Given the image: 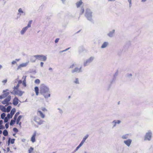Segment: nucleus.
<instances>
[{
	"label": "nucleus",
	"instance_id": "nucleus-1",
	"mask_svg": "<svg viewBox=\"0 0 153 153\" xmlns=\"http://www.w3.org/2000/svg\"><path fill=\"white\" fill-rule=\"evenodd\" d=\"M40 92L45 98H47L50 96L49 88L45 85H42L41 86Z\"/></svg>",
	"mask_w": 153,
	"mask_h": 153
},
{
	"label": "nucleus",
	"instance_id": "nucleus-2",
	"mask_svg": "<svg viewBox=\"0 0 153 153\" xmlns=\"http://www.w3.org/2000/svg\"><path fill=\"white\" fill-rule=\"evenodd\" d=\"M70 68H73L72 72V73L75 72H80L81 71L82 67L76 63H73L70 66Z\"/></svg>",
	"mask_w": 153,
	"mask_h": 153
},
{
	"label": "nucleus",
	"instance_id": "nucleus-3",
	"mask_svg": "<svg viewBox=\"0 0 153 153\" xmlns=\"http://www.w3.org/2000/svg\"><path fill=\"white\" fill-rule=\"evenodd\" d=\"M27 76H23L22 77V79H23L22 82V80H19L18 82V84L16 86H15L14 87V91H16L15 90H16L17 91L18 90V89L19 86V85L22 83V84L23 86L24 87H26V78Z\"/></svg>",
	"mask_w": 153,
	"mask_h": 153
},
{
	"label": "nucleus",
	"instance_id": "nucleus-4",
	"mask_svg": "<svg viewBox=\"0 0 153 153\" xmlns=\"http://www.w3.org/2000/svg\"><path fill=\"white\" fill-rule=\"evenodd\" d=\"M47 111V110L45 108L42 107L38 110L37 114L38 115L41 116L42 118H44L45 117V115L44 113Z\"/></svg>",
	"mask_w": 153,
	"mask_h": 153
},
{
	"label": "nucleus",
	"instance_id": "nucleus-5",
	"mask_svg": "<svg viewBox=\"0 0 153 153\" xmlns=\"http://www.w3.org/2000/svg\"><path fill=\"white\" fill-rule=\"evenodd\" d=\"M34 57L36 59L43 61H45L47 59L46 56L43 55H36L34 56Z\"/></svg>",
	"mask_w": 153,
	"mask_h": 153
},
{
	"label": "nucleus",
	"instance_id": "nucleus-6",
	"mask_svg": "<svg viewBox=\"0 0 153 153\" xmlns=\"http://www.w3.org/2000/svg\"><path fill=\"white\" fill-rule=\"evenodd\" d=\"M8 91V90L6 89V90H4L3 91V94L0 96V99L4 98L9 95L10 93L9 92L7 91Z\"/></svg>",
	"mask_w": 153,
	"mask_h": 153
},
{
	"label": "nucleus",
	"instance_id": "nucleus-7",
	"mask_svg": "<svg viewBox=\"0 0 153 153\" xmlns=\"http://www.w3.org/2000/svg\"><path fill=\"white\" fill-rule=\"evenodd\" d=\"M92 13L90 9H87L86 10L85 16L88 19H89L92 17Z\"/></svg>",
	"mask_w": 153,
	"mask_h": 153
},
{
	"label": "nucleus",
	"instance_id": "nucleus-8",
	"mask_svg": "<svg viewBox=\"0 0 153 153\" xmlns=\"http://www.w3.org/2000/svg\"><path fill=\"white\" fill-rule=\"evenodd\" d=\"M11 99V96L9 95L2 102V103L4 105L6 104L7 105H8L9 104L8 102L10 101Z\"/></svg>",
	"mask_w": 153,
	"mask_h": 153
},
{
	"label": "nucleus",
	"instance_id": "nucleus-9",
	"mask_svg": "<svg viewBox=\"0 0 153 153\" xmlns=\"http://www.w3.org/2000/svg\"><path fill=\"white\" fill-rule=\"evenodd\" d=\"M34 120L38 124H41L43 123V121L41 119L37 117H35L34 118Z\"/></svg>",
	"mask_w": 153,
	"mask_h": 153
},
{
	"label": "nucleus",
	"instance_id": "nucleus-10",
	"mask_svg": "<svg viewBox=\"0 0 153 153\" xmlns=\"http://www.w3.org/2000/svg\"><path fill=\"white\" fill-rule=\"evenodd\" d=\"M152 136V133L151 132H149L146 133L145 136V140H150Z\"/></svg>",
	"mask_w": 153,
	"mask_h": 153
},
{
	"label": "nucleus",
	"instance_id": "nucleus-11",
	"mask_svg": "<svg viewBox=\"0 0 153 153\" xmlns=\"http://www.w3.org/2000/svg\"><path fill=\"white\" fill-rule=\"evenodd\" d=\"M19 99L17 97H15L13 100V104L14 105H16L19 103Z\"/></svg>",
	"mask_w": 153,
	"mask_h": 153
},
{
	"label": "nucleus",
	"instance_id": "nucleus-12",
	"mask_svg": "<svg viewBox=\"0 0 153 153\" xmlns=\"http://www.w3.org/2000/svg\"><path fill=\"white\" fill-rule=\"evenodd\" d=\"M28 64V62H26L25 63H23L20 64L18 66L17 68V70L21 68L26 66Z\"/></svg>",
	"mask_w": 153,
	"mask_h": 153
},
{
	"label": "nucleus",
	"instance_id": "nucleus-13",
	"mask_svg": "<svg viewBox=\"0 0 153 153\" xmlns=\"http://www.w3.org/2000/svg\"><path fill=\"white\" fill-rule=\"evenodd\" d=\"M36 135V133L35 131V132L32 137H31V141L33 142L34 143L35 141V138Z\"/></svg>",
	"mask_w": 153,
	"mask_h": 153
},
{
	"label": "nucleus",
	"instance_id": "nucleus-14",
	"mask_svg": "<svg viewBox=\"0 0 153 153\" xmlns=\"http://www.w3.org/2000/svg\"><path fill=\"white\" fill-rule=\"evenodd\" d=\"M22 117L23 116L22 115H20L18 117L17 119H16V124H19L20 126L21 125V122H19V121H20V119L22 118Z\"/></svg>",
	"mask_w": 153,
	"mask_h": 153
},
{
	"label": "nucleus",
	"instance_id": "nucleus-15",
	"mask_svg": "<svg viewBox=\"0 0 153 153\" xmlns=\"http://www.w3.org/2000/svg\"><path fill=\"white\" fill-rule=\"evenodd\" d=\"M124 143L128 146H129L131 143V140L128 139L126 140H125Z\"/></svg>",
	"mask_w": 153,
	"mask_h": 153
},
{
	"label": "nucleus",
	"instance_id": "nucleus-16",
	"mask_svg": "<svg viewBox=\"0 0 153 153\" xmlns=\"http://www.w3.org/2000/svg\"><path fill=\"white\" fill-rule=\"evenodd\" d=\"M14 92L15 94H18L20 96H22L23 94V92L19 90L15 91Z\"/></svg>",
	"mask_w": 153,
	"mask_h": 153
},
{
	"label": "nucleus",
	"instance_id": "nucleus-17",
	"mask_svg": "<svg viewBox=\"0 0 153 153\" xmlns=\"http://www.w3.org/2000/svg\"><path fill=\"white\" fill-rule=\"evenodd\" d=\"M16 112V109L15 108H13L12 109L10 112V118H11L14 114Z\"/></svg>",
	"mask_w": 153,
	"mask_h": 153
},
{
	"label": "nucleus",
	"instance_id": "nucleus-18",
	"mask_svg": "<svg viewBox=\"0 0 153 153\" xmlns=\"http://www.w3.org/2000/svg\"><path fill=\"white\" fill-rule=\"evenodd\" d=\"M15 140V139H11V138H9L8 141V145H9L10 144V143H11L12 144H13L14 143Z\"/></svg>",
	"mask_w": 153,
	"mask_h": 153
},
{
	"label": "nucleus",
	"instance_id": "nucleus-19",
	"mask_svg": "<svg viewBox=\"0 0 153 153\" xmlns=\"http://www.w3.org/2000/svg\"><path fill=\"white\" fill-rule=\"evenodd\" d=\"M82 4V2L81 0H80L79 1L77 2L76 5L77 7H79Z\"/></svg>",
	"mask_w": 153,
	"mask_h": 153
},
{
	"label": "nucleus",
	"instance_id": "nucleus-20",
	"mask_svg": "<svg viewBox=\"0 0 153 153\" xmlns=\"http://www.w3.org/2000/svg\"><path fill=\"white\" fill-rule=\"evenodd\" d=\"M35 91L36 96H38L39 93V89L38 87H35L34 88Z\"/></svg>",
	"mask_w": 153,
	"mask_h": 153
},
{
	"label": "nucleus",
	"instance_id": "nucleus-21",
	"mask_svg": "<svg viewBox=\"0 0 153 153\" xmlns=\"http://www.w3.org/2000/svg\"><path fill=\"white\" fill-rule=\"evenodd\" d=\"M93 59V58L92 57H91L88 60L85 62V63H84V65L85 66L86 65V64H87L88 63L90 62Z\"/></svg>",
	"mask_w": 153,
	"mask_h": 153
},
{
	"label": "nucleus",
	"instance_id": "nucleus-22",
	"mask_svg": "<svg viewBox=\"0 0 153 153\" xmlns=\"http://www.w3.org/2000/svg\"><path fill=\"white\" fill-rule=\"evenodd\" d=\"M27 29V27H25L23 28L21 31V33L22 34H23L26 31Z\"/></svg>",
	"mask_w": 153,
	"mask_h": 153
},
{
	"label": "nucleus",
	"instance_id": "nucleus-23",
	"mask_svg": "<svg viewBox=\"0 0 153 153\" xmlns=\"http://www.w3.org/2000/svg\"><path fill=\"white\" fill-rule=\"evenodd\" d=\"M16 119H14V118H13V120H12L10 123V125H13L16 121Z\"/></svg>",
	"mask_w": 153,
	"mask_h": 153
},
{
	"label": "nucleus",
	"instance_id": "nucleus-24",
	"mask_svg": "<svg viewBox=\"0 0 153 153\" xmlns=\"http://www.w3.org/2000/svg\"><path fill=\"white\" fill-rule=\"evenodd\" d=\"M3 134L5 136H6L8 135V132L6 130H4L3 132Z\"/></svg>",
	"mask_w": 153,
	"mask_h": 153
},
{
	"label": "nucleus",
	"instance_id": "nucleus-25",
	"mask_svg": "<svg viewBox=\"0 0 153 153\" xmlns=\"http://www.w3.org/2000/svg\"><path fill=\"white\" fill-rule=\"evenodd\" d=\"M108 45V43L106 42H105L102 46H101L102 48H104L106 47Z\"/></svg>",
	"mask_w": 153,
	"mask_h": 153
},
{
	"label": "nucleus",
	"instance_id": "nucleus-26",
	"mask_svg": "<svg viewBox=\"0 0 153 153\" xmlns=\"http://www.w3.org/2000/svg\"><path fill=\"white\" fill-rule=\"evenodd\" d=\"M11 108V107L10 106H8L6 109V111L7 112H9Z\"/></svg>",
	"mask_w": 153,
	"mask_h": 153
},
{
	"label": "nucleus",
	"instance_id": "nucleus-27",
	"mask_svg": "<svg viewBox=\"0 0 153 153\" xmlns=\"http://www.w3.org/2000/svg\"><path fill=\"white\" fill-rule=\"evenodd\" d=\"M19 114V112H17L16 113V114H15L14 117V119H16L17 117L18 116V115Z\"/></svg>",
	"mask_w": 153,
	"mask_h": 153
},
{
	"label": "nucleus",
	"instance_id": "nucleus-28",
	"mask_svg": "<svg viewBox=\"0 0 153 153\" xmlns=\"http://www.w3.org/2000/svg\"><path fill=\"white\" fill-rule=\"evenodd\" d=\"M128 134H125L124 135H123L122 137V138L123 139H127L128 138Z\"/></svg>",
	"mask_w": 153,
	"mask_h": 153
},
{
	"label": "nucleus",
	"instance_id": "nucleus-29",
	"mask_svg": "<svg viewBox=\"0 0 153 153\" xmlns=\"http://www.w3.org/2000/svg\"><path fill=\"white\" fill-rule=\"evenodd\" d=\"M32 20H30V21L29 22V23L27 25V26H26V27H27V28L28 27H31V24L32 23Z\"/></svg>",
	"mask_w": 153,
	"mask_h": 153
},
{
	"label": "nucleus",
	"instance_id": "nucleus-30",
	"mask_svg": "<svg viewBox=\"0 0 153 153\" xmlns=\"http://www.w3.org/2000/svg\"><path fill=\"white\" fill-rule=\"evenodd\" d=\"M6 116L5 114V113H3L1 115V117L2 119H4L5 117Z\"/></svg>",
	"mask_w": 153,
	"mask_h": 153
},
{
	"label": "nucleus",
	"instance_id": "nucleus-31",
	"mask_svg": "<svg viewBox=\"0 0 153 153\" xmlns=\"http://www.w3.org/2000/svg\"><path fill=\"white\" fill-rule=\"evenodd\" d=\"M34 82L35 83L39 84L40 82V81L39 79H37L35 80Z\"/></svg>",
	"mask_w": 153,
	"mask_h": 153
},
{
	"label": "nucleus",
	"instance_id": "nucleus-32",
	"mask_svg": "<svg viewBox=\"0 0 153 153\" xmlns=\"http://www.w3.org/2000/svg\"><path fill=\"white\" fill-rule=\"evenodd\" d=\"M84 8H81L80 11V14H82L84 13Z\"/></svg>",
	"mask_w": 153,
	"mask_h": 153
},
{
	"label": "nucleus",
	"instance_id": "nucleus-33",
	"mask_svg": "<svg viewBox=\"0 0 153 153\" xmlns=\"http://www.w3.org/2000/svg\"><path fill=\"white\" fill-rule=\"evenodd\" d=\"M4 122L6 123L8 122V119H9L7 117H5L4 118Z\"/></svg>",
	"mask_w": 153,
	"mask_h": 153
},
{
	"label": "nucleus",
	"instance_id": "nucleus-34",
	"mask_svg": "<svg viewBox=\"0 0 153 153\" xmlns=\"http://www.w3.org/2000/svg\"><path fill=\"white\" fill-rule=\"evenodd\" d=\"M18 12L19 13H23V11H22V9L21 8H20L18 10Z\"/></svg>",
	"mask_w": 153,
	"mask_h": 153
},
{
	"label": "nucleus",
	"instance_id": "nucleus-35",
	"mask_svg": "<svg viewBox=\"0 0 153 153\" xmlns=\"http://www.w3.org/2000/svg\"><path fill=\"white\" fill-rule=\"evenodd\" d=\"M13 131L16 133H17L18 131V130L16 128H13Z\"/></svg>",
	"mask_w": 153,
	"mask_h": 153
},
{
	"label": "nucleus",
	"instance_id": "nucleus-36",
	"mask_svg": "<svg viewBox=\"0 0 153 153\" xmlns=\"http://www.w3.org/2000/svg\"><path fill=\"white\" fill-rule=\"evenodd\" d=\"M75 83L76 84L79 83V80L78 78H76L75 79V81H74Z\"/></svg>",
	"mask_w": 153,
	"mask_h": 153
},
{
	"label": "nucleus",
	"instance_id": "nucleus-37",
	"mask_svg": "<svg viewBox=\"0 0 153 153\" xmlns=\"http://www.w3.org/2000/svg\"><path fill=\"white\" fill-rule=\"evenodd\" d=\"M85 141V140H84L83 139L80 143L79 144L80 145L82 146L83 144L84 143Z\"/></svg>",
	"mask_w": 153,
	"mask_h": 153
},
{
	"label": "nucleus",
	"instance_id": "nucleus-38",
	"mask_svg": "<svg viewBox=\"0 0 153 153\" xmlns=\"http://www.w3.org/2000/svg\"><path fill=\"white\" fill-rule=\"evenodd\" d=\"M85 141V140H84L83 139L80 143L79 144L80 145L82 146L83 144L84 143Z\"/></svg>",
	"mask_w": 153,
	"mask_h": 153
},
{
	"label": "nucleus",
	"instance_id": "nucleus-39",
	"mask_svg": "<svg viewBox=\"0 0 153 153\" xmlns=\"http://www.w3.org/2000/svg\"><path fill=\"white\" fill-rule=\"evenodd\" d=\"M88 135H86V136H85V137L83 138V140H86L87 138L88 137Z\"/></svg>",
	"mask_w": 153,
	"mask_h": 153
},
{
	"label": "nucleus",
	"instance_id": "nucleus-40",
	"mask_svg": "<svg viewBox=\"0 0 153 153\" xmlns=\"http://www.w3.org/2000/svg\"><path fill=\"white\" fill-rule=\"evenodd\" d=\"M31 62H35L36 61V59H34L33 58H32L31 59Z\"/></svg>",
	"mask_w": 153,
	"mask_h": 153
},
{
	"label": "nucleus",
	"instance_id": "nucleus-41",
	"mask_svg": "<svg viewBox=\"0 0 153 153\" xmlns=\"http://www.w3.org/2000/svg\"><path fill=\"white\" fill-rule=\"evenodd\" d=\"M5 126L6 127V128L7 129V128L9 127V124L8 123H6L5 125Z\"/></svg>",
	"mask_w": 153,
	"mask_h": 153
},
{
	"label": "nucleus",
	"instance_id": "nucleus-42",
	"mask_svg": "<svg viewBox=\"0 0 153 153\" xmlns=\"http://www.w3.org/2000/svg\"><path fill=\"white\" fill-rule=\"evenodd\" d=\"M7 79L4 80L2 81V82L4 83V84L6 83L7 82Z\"/></svg>",
	"mask_w": 153,
	"mask_h": 153
},
{
	"label": "nucleus",
	"instance_id": "nucleus-43",
	"mask_svg": "<svg viewBox=\"0 0 153 153\" xmlns=\"http://www.w3.org/2000/svg\"><path fill=\"white\" fill-rule=\"evenodd\" d=\"M4 128V127L2 125H0V129H3Z\"/></svg>",
	"mask_w": 153,
	"mask_h": 153
},
{
	"label": "nucleus",
	"instance_id": "nucleus-44",
	"mask_svg": "<svg viewBox=\"0 0 153 153\" xmlns=\"http://www.w3.org/2000/svg\"><path fill=\"white\" fill-rule=\"evenodd\" d=\"M81 146L79 144L76 148L75 151H77Z\"/></svg>",
	"mask_w": 153,
	"mask_h": 153
},
{
	"label": "nucleus",
	"instance_id": "nucleus-45",
	"mask_svg": "<svg viewBox=\"0 0 153 153\" xmlns=\"http://www.w3.org/2000/svg\"><path fill=\"white\" fill-rule=\"evenodd\" d=\"M59 38L56 39L55 41V42L56 43L58 42L59 41Z\"/></svg>",
	"mask_w": 153,
	"mask_h": 153
},
{
	"label": "nucleus",
	"instance_id": "nucleus-46",
	"mask_svg": "<svg viewBox=\"0 0 153 153\" xmlns=\"http://www.w3.org/2000/svg\"><path fill=\"white\" fill-rule=\"evenodd\" d=\"M6 117H7L9 119L10 118V114H8Z\"/></svg>",
	"mask_w": 153,
	"mask_h": 153
},
{
	"label": "nucleus",
	"instance_id": "nucleus-47",
	"mask_svg": "<svg viewBox=\"0 0 153 153\" xmlns=\"http://www.w3.org/2000/svg\"><path fill=\"white\" fill-rule=\"evenodd\" d=\"M16 63V62L15 61H12V64H14Z\"/></svg>",
	"mask_w": 153,
	"mask_h": 153
},
{
	"label": "nucleus",
	"instance_id": "nucleus-48",
	"mask_svg": "<svg viewBox=\"0 0 153 153\" xmlns=\"http://www.w3.org/2000/svg\"><path fill=\"white\" fill-rule=\"evenodd\" d=\"M3 121L2 120H0V125H2L3 124Z\"/></svg>",
	"mask_w": 153,
	"mask_h": 153
},
{
	"label": "nucleus",
	"instance_id": "nucleus-49",
	"mask_svg": "<svg viewBox=\"0 0 153 153\" xmlns=\"http://www.w3.org/2000/svg\"><path fill=\"white\" fill-rule=\"evenodd\" d=\"M44 63L43 62H41L40 63V65L41 67H42Z\"/></svg>",
	"mask_w": 153,
	"mask_h": 153
},
{
	"label": "nucleus",
	"instance_id": "nucleus-50",
	"mask_svg": "<svg viewBox=\"0 0 153 153\" xmlns=\"http://www.w3.org/2000/svg\"><path fill=\"white\" fill-rule=\"evenodd\" d=\"M7 152H8L10 151V149L9 148L7 147Z\"/></svg>",
	"mask_w": 153,
	"mask_h": 153
},
{
	"label": "nucleus",
	"instance_id": "nucleus-51",
	"mask_svg": "<svg viewBox=\"0 0 153 153\" xmlns=\"http://www.w3.org/2000/svg\"><path fill=\"white\" fill-rule=\"evenodd\" d=\"M69 48H68V49H66V50H64L63 51H62V52H63V51H66L67 50H68Z\"/></svg>",
	"mask_w": 153,
	"mask_h": 153
},
{
	"label": "nucleus",
	"instance_id": "nucleus-52",
	"mask_svg": "<svg viewBox=\"0 0 153 153\" xmlns=\"http://www.w3.org/2000/svg\"><path fill=\"white\" fill-rule=\"evenodd\" d=\"M146 0H142V2H145V1Z\"/></svg>",
	"mask_w": 153,
	"mask_h": 153
},
{
	"label": "nucleus",
	"instance_id": "nucleus-53",
	"mask_svg": "<svg viewBox=\"0 0 153 153\" xmlns=\"http://www.w3.org/2000/svg\"><path fill=\"white\" fill-rule=\"evenodd\" d=\"M118 121V123H120V120H118V121Z\"/></svg>",
	"mask_w": 153,
	"mask_h": 153
},
{
	"label": "nucleus",
	"instance_id": "nucleus-54",
	"mask_svg": "<svg viewBox=\"0 0 153 153\" xmlns=\"http://www.w3.org/2000/svg\"><path fill=\"white\" fill-rule=\"evenodd\" d=\"M2 133V131L1 130H0V134H1Z\"/></svg>",
	"mask_w": 153,
	"mask_h": 153
},
{
	"label": "nucleus",
	"instance_id": "nucleus-55",
	"mask_svg": "<svg viewBox=\"0 0 153 153\" xmlns=\"http://www.w3.org/2000/svg\"><path fill=\"white\" fill-rule=\"evenodd\" d=\"M5 137H3V140H5Z\"/></svg>",
	"mask_w": 153,
	"mask_h": 153
},
{
	"label": "nucleus",
	"instance_id": "nucleus-56",
	"mask_svg": "<svg viewBox=\"0 0 153 153\" xmlns=\"http://www.w3.org/2000/svg\"><path fill=\"white\" fill-rule=\"evenodd\" d=\"M2 68V66L1 65H0V69Z\"/></svg>",
	"mask_w": 153,
	"mask_h": 153
},
{
	"label": "nucleus",
	"instance_id": "nucleus-57",
	"mask_svg": "<svg viewBox=\"0 0 153 153\" xmlns=\"http://www.w3.org/2000/svg\"><path fill=\"white\" fill-rule=\"evenodd\" d=\"M49 70H52V68H49Z\"/></svg>",
	"mask_w": 153,
	"mask_h": 153
},
{
	"label": "nucleus",
	"instance_id": "nucleus-58",
	"mask_svg": "<svg viewBox=\"0 0 153 153\" xmlns=\"http://www.w3.org/2000/svg\"><path fill=\"white\" fill-rule=\"evenodd\" d=\"M15 134H13V136H15Z\"/></svg>",
	"mask_w": 153,
	"mask_h": 153
},
{
	"label": "nucleus",
	"instance_id": "nucleus-59",
	"mask_svg": "<svg viewBox=\"0 0 153 153\" xmlns=\"http://www.w3.org/2000/svg\"><path fill=\"white\" fill-rule=\"evenodd\" d=\"M130 3H131V0H130V1H129Z\"/></svg>",
	"mask_w": 153,
	"mask_h": 153
},
{
	"label": "nucleus",
	"instance_id": "nucleus-60",
	"mask_svg": "<svg viewBox=\"0 0 153 153\" xmlns=\"http://www.w3.org/2000/svg\"><path fill=\"white\" fill-rule=\"evenodd\" d=\"M16 60L18 61H19V60H18V59H16Z\"/></svg>",
	"mask_w": 153,
	"mask_h": 153
},
{
	"label": "nucleus",
	"instance_id": "nucleus-61",
	"mask_svg": "<svg viewBox=\"0 0 153 153\" xmlns=\"http://www.w3.org/2000/svg\"><path fill=\"white\" fill-rule=\"evenodd\" d=\"M1 153V151H0V153Z\"/></svg>",
	"mask_w": 153,
	"mask_h": 153
}]
</instances>
